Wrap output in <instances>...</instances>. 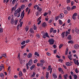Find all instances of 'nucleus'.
Masks as SVG:
<instances>
[{"label":"nucleus","mask_w":79,"mask_h":79,"mask_svg":"<svg viewBox=\"0 0 79 79\" xmlns=\"http://www.w3.org/2000/svg\"><path fill=\"white\" fill-rule=\"evenodd\" d=\"M51 68V65H49L48 67V71H50V69Z\"/></svg>","instance_id":"obj_53"},{"label":"nucleus","mask_w":79,"mask_h":79,"mask_svg":"<svg viewBox=\"0 0 79 79\" xmlns=\"http://www.w3.org/2000/svg\"><path fill=\"white\" fill-rule=\"evenodd\" d=\"M68 31H67L65 33V36L66 37H67L68 36Z\"/></svg>","instance_id":"obj_44"},{"label":"nucleus","mask_w":79,"mask_h":79,"mask_svg":"<svg viewBox=\"0 0 79 79\" xmlns=\"http://www.w3.org/2000/svg\"><path fill=\"white\" fill-rule=\"evenodd\" d=\"M79 45L78 44H75L74 45V48H75V49H77L78 48H79Z\"/></svg>","instance_id":"obj_8"},{"label":"nucleus","mask_w":79,"mask_h":79,"mask_svg":"<svg viewBox=\"0 0 79 79\" xmlns=\"http://www.w3.org/2000/svg\"><path fill=\"white\" fill-rule=\"evenodd\" d=\"M64 14L63 13H61L59 15V17L60 19H62L64 17Z\"/></svg>","instance_id":"obj_4"},{"label":"nucleus","mask_w":79,"mask_h":79,"mask_svg":"<svg viewBox=\"0 0 79 79\" xmlns=\"http://www.w3.org/2000/svg\"><path fill=\"white\" fill-rule=\"evenodd\" d=\"M19 77H21V76H23V73H22V72L20 71L19 73Z\"/></svg>","instance_id":"obj_19"},{"label":"nucleus","mask_w":79,"mask_h":79,"mask_svg":"<svg viewBox=\"0 0 79 79\" xmlns=\"http://www.w3.org/2000/svg\"><path fill=\"white\" fill-rule=\"evenodd\" d=\"M35 67V65H32V66H31L30 68L31 70H32V69H34V68Z\"/></svg>","instance_id":"obj_21"},{"label":"nucleus","mask_w":79,"mask_h":79,"mask_svg":"<svg viewBox=\"0 0 79 79\" xmlns=\"http://www.w3.org/2000/svg\"><path fill=\"white\" fill-rule=\"evenodd\" d=\"M74 2H73V1H72L71 2V6H73V5H74Z\"/></svg>","instance_id":"obj_55"},{"label":"nucleus","mask_w":79,"mask_h":79,"mask_svg":"<svg viewBox=\"0 0 79 79\" xmlns=\"http://www.w3.org/2000/svg\"><path fill=\"white\" fill-rule=\"evenodd\" d=\"M39 11H37V12H36V16H39Z\"/></svg>","instance_id":"obj_61"},{"label":"nucleus","mask_w":79,"mask_h":79,"mask_svg":"<svg viewBox=\"0 0 79 79\" xmlns=\"http://www.w3.org/2000/svg\"><path fill=\"white\" fill-rule=\"evenodd\" d=\"M58 70L59 72H61L62 71H63V69H62L60 68H59V69H58Z\"/></svg>","instance_id":"obj_47"},{"label":"nucleus","mask_w":79,"mask_h":79,"mask_svg":"<svg viewBox=\"0 0 79 79\" xmlns=\"http://www.w3.org/2000/svg\"><path fill=\"white\" fill-rule=\"evenodd\" d=\"M48 13L49 14V15H51V11L50 10H48Z\"/></svg>","instance_id":"obj_59"},{"label":"nucleus","mask_w":79,"mask_h":79,"mask_svg":"<svg viewBox=\"0 0 79 79\" xmlns=\"http://www.w3.org/2000/svg\"><path fill=\"white\" fill-rule=\"evenodd\" d=\"M53 76L54 77V79H56L57 78V76L54 73L52 74Z\"/></svg>","instance_id":"obj_18"},{"label":"nucleus","mask_w":79,"mask_h":79,"mask_svg":"<svg viewBox=\"0 0 79 79\" xmlns=\"http://www.w3.org/2000/svg\"><path fill=\"white\" fill-rule=\"evenodd\" d=\"M68 77V75L67 74H65L64 75V79H67Z\"/></svg>","instance_id":"obj_13"},{"label":"nucleus","mask_w":79,"mask_h":79,"mask_svg":"<svg viewBox=\"0 0 79 79\" xmlns=\"http://www.w3.org/2000/svg\"><path fill=\"white\" fill-rule=\"evenodd\" d=\"M21 8H19L16 10L15 12L14 13V16L17 17V18H19L21 15Z\"/></svg>","instance_id":"obj_1"},{"label":"nucleus","mask_w":79,"mask_h":79,"mask_svg":"<svg viewBox=\"0 0 79 79\" xmlns=\"http://www.w3.org/2000/svg\"><path fill=\"white\" fill-rule=\"evenodd\" d=\"M35 55H36L38 56H39V54L37 52H35Z\"/></svg>","instance_id":"obj_35"},{"label":"nucleus","mask_w":79,"mask_h":79,"mask_svg":"<svg viewBox=\"0 0 79 79\" xmlns=\"http://www.w3.org/2000/svg\"><path fill=\"white\" fill-rule=\"evenodd\" d=\"M72 37H71V35H69L68 37V40H71V39Z\"/></svg>","instance_id":"obj_24"},{"label":"nucleus","mask_w":79,"mask_h":79,"mask_svg":"<svg viewBox=\"0 0 79 79\" xmlns=\"http://www.w3.org/2000/svg\"><path fill=\"white\" fill-rule=\"evenodd\" d=\"M62 75L61 74L59 75V78L60 79H62V77L61 76Z\"/></svg>","instance_id":"obj_36"},{"label":"nucleus","mask_w":79,"mask_h":79,"mask_svg":"<svg viewBox=\"0 0 79 79\" xmlns=\"http://www.w3.org/2000/svg\"><path fill=\"white\" fill-rule=\"evenodd\" d=\"M36 37L38 38H40V35L39 34L36 35Z\"/></svg>","instance_id":"obj_64"},{"label":"nucleus","mask_w":79,"mask_h":79,"mask_svg":"<svg viewBox=\"0 0 79 79\" xmlns=\"http://www.w3.org/2000/svg\"><path fill=\"white\" fill-rule=\"evenodd\" d=\"M59 23L60 24H63V22H62V21H61V20L59 19Z\"/></svg>","instance_id":"obj_31"},{"label":"nucleus","mask_w":79,"mask_h":79,"mask_svg":"<svg viewBox=\"0 0 79 79\" xmlns=\"http://www.w3.org/2000/svg\"><path fill=\"white\" fill-rule=\"evenodd\" d=\"M73 76L74 77V79H76L77 78V76L76 74H74L73 75Z\"/></svg>","instance_id":"obj_26"},{"label":"nucleus","mask_w":79,"mask_h":79,"mask_svg":"<svg viewBox=\"0 0 79 79\" xmlns=\"http://www.w3.org/2000/svg\"><path fill=\"white\" fill-rule=\"evenodd\" d=\"M1 56L2 57H5V58H6L7 56H6V55L4 54H2L1 55Z\"/></svg>","instance_id":"obj_22"},{"label":"nucleus","mask_w":79,"mask_h":79,"mask_svg":"<svg viewBox=\"0 0 79 79\" xmlns=\"http://www.w3.org/2000/svg\"><path fill=\"white\" fill-rule=\"evenodd\" d=\"M67 10L68 11H70L71 10V7H67Z\"/></svg>","instance_id":"obj_37"},{"label":"nucleus","mask_w":79,"mask_h":79,"mask_svg":"<svg viewBox=\"0 0 79 79\" xmlns=\"http://www.w3.org/2000/svg\"><path fill=\"white\" fill-rule=\"evenodd\" d=\"M68 50H69L68 49V48H67L65 52V55H67L68 54Z\"/></svg>","instance_id":"obj_14"},{"label":"nucleus","mask_w":79,"mask_h":79,"mask_svg":"<svg viewBox=\"0 0 79 79\" xmlns=\"http://www.w3.org/2000/svg\"><path fill=\"white\" fill-rule=\"evenodd\" d=\"M37 61H38V60H37V59H35L34 60V63H36Z\"/></svg>","instance_id":"obj_54"},{"label":"nucleus","mask_w":79,"mask_h":79,"mask_svg":"<svg viewBox=\"0 0 79 79\" xmlns=\"http://www.w3.org/2000/svg\"><path fill=\"white\" fill-rule=\"evenodd\" d=\"M34 8L35 10L37 9V10H38L39 12L42 11V8L39 7V6L38 5H35L34 6Z\"/></svg>","instance_id":"obj_2"},{"label":"nucleus","mask_w":79,"mask_h":79,"mask_svg":"<svg viewBox=\"0 0 79 79\" xmlns=\"http://www.w3.org/2000/svg\"><path fill=\"white\" fill-rule=\"evenodd\" d=\"M25 43H26V41H23L21 43V44L22 45H24V44H25Z\"/></svg>","instance_id":"obj_33"},{"label":"nucleus","mask_w":79,"mask_h":79,"mask_svg":"<svg viewBox=\"0 0 79 79\" xmlns=\"http://www.w3.org/2000/svg\"><path fill=\"white\" fill-rule=\"evenodd\" d=\"M25 6H24V5H22L21 6V8H22V9H24V8Z\"/></svg>","instance_id":"obj_51"},{"label":"nucleus","mask_w":79,"mask_h":79,"mask_svg":"<svg viewBox=\"0 0 79 79\" xmlns=\"http://www.w3.org/2000/svg\"><path fill=\"white\" fill-rule=\"evenodd\" d=\"M66 65L68 66H71V63H69V62H67L66 63Z\"/></svg>","instance_id":"obj_16"},{"label":"nucleus","mask_w":79,"mask_h":79,"mask_svg":"<svg viewBox=\"0 0 79 79\" xmlns=\"http://www.w3.org/2000/svg\"><path fill=\"white\" fill-rule=\"evenodd\" d=\"M18 19L15 20V25H17V24H18Z\"/></svg>","instance_id":"obj_28"},{"label":"nucleus","mask_w":79,"mask_h":79,"mask_svg":"<svg viewBox=\"0 0 79 79\" xmlns=\"http://www.w3.org/2000/svg\"><path fill=\"white\" fill-rule=\"evenodd\" d=\"M76 6H73L71 8V10H74V9H76Z\"/></svg>","instance_id":"obj_17"},{"label":"nucleus","mask_w":79,"mask_h":79,"mask_svg":"<svg viewBox=\"0 0 79 79\" xmlns=\"http://www.w3.org/2000/svg\"><path fill=\"white\" fill-rule=\"evenodd\" d=\"M59 18V15L57 17H55V19L56 21H57V20Z\"/></svg>","instance_id":"obj_42"},{"label":"nucleus","mask_w":79,"mask_h":79,"mask_svg":"<svg viewBox=\"0 0 79 79\" xmlns=\"http://www.w3.org/2000/svg\"><path fill=\"white\" fill-rule=\"evenodd\" d=\"M72 18L73 19H76V16H75L73 15Z\"/></svg>","instance_id":"obj_34"},{"label":"nucleus","mask_w":79,"mask_h":79,"mask_svg":"<svg viewBox=\"0 0 79 79\" xmlns=\"http://www.w3.org/2000/svg\"><path fill=\"white\" fill-rule=\"evenodd\" d=\"M19 61L21 64H23V60H22L21 59H20Z\"/></svg>","instance_id":"obj_23"},{"label":"nucleus","mask_w":79,"mask_h":79,"mask_svg":"<svg viewBox=\"0 0 79 79\" xmlns=\"http://www.w3.org/2000/svg\"><path fill=\"white\" fill-rule=\"evenodd\" d=\"M64 14H65V15H67V14H68V11L66 10H64Z\"/></svg>","instance_id":"obj_45"},{"label":"nucleus","mask_w":79,"mask_h":79,"mask_svg":"<svg viewBox=\"0 0 79 79\" xmlns=\"http://www.w3.org/2000/svg\"><path fill=\"white\" fill-rule=\"evenodd\" d=\"M48 14V12H45L44 13V14H43V15L44 16H47V15Z\"/></svg>","instance_id":"obj_32"},{"label":"nucleus","mask_w":79,"mask_h":79,"mask_svg":"<svg viewBox=\"0 0 79 79\" xmlns=\"http://www.w3.org/2000/svg\"><path fill=\"white\" fill-rule=\"evenodd\" d=\"M0 32L2 33V32H3V28H0Z\"/></svg>","instance_id":"obj_52"},{"label":"nucleus","mask_w":79,"mask_h":79,"mask_svg":"<svg viewBox=\"0 0 79 79\" xmlns=\"http://www.w3.org/2000/svg\"><path fill=\"white\" fill-rule=\"evenodd\" d=\"M75 72L76 73H79V71L77 70V69L76 68L75 69Z\"/></svg>","instance_id":"obj_49"},{"label":"nucleus","mask_w":79,"mask_h":79,"mask_svg":"<svg viewBox=\"0 0 79 79\" xmlns=\"http://www.w3.org/2000/svg\"><path fill=\"white\" fill-rule=\"evenodd\" d=\"M71 2V0H67V3H69Z\"/></svg>","instance_id":"obj_56"},{"label":"nucleus","mask_w":79,"mask_h":79,"mask_svg":"<svg viewBox=\"0 0 79 79\" xmlns=\"http://www.w3.org/2000/svg\"><path fill=\"white\" fill-rule=\"evenodd\" d=\"M48 42L50 45H53L54 44L55 40L53 39H51L48 40Z\"/></svg>","instance_id":"obj_3"},{"label":"nucleus","mask_w":79,"mask_h":79,"mask_svg":"<svg viewBox=\"0 0 79 79\" xmlns=\"http://www.w3.org/2000/svg\"><path fill=\"white\" fill-rule=\"evenodd\" d=\"M15 22V20L13 19H12L10 21V23L11 24H14V22Z\"/></svg>","instance_id":"obj_15"},{"label":"nucleus","mask_w":79,"mask_h":79,"mask_svg":"<svg viewBox=\"0 0 79 79\" xmlns=\"http://www.w3.org/2000/svg\"><path fill=\"white\" fill-rule=\"evenodd\" d=\"M66 33V31H64V32H63L62 34H61V37H63V38H64L65 35V34Z\"/></svg>","instance_id":"obj_11"},{"label":"nucleus","mask_w":79,"mask_h":79,"mask_svg":"<svg viewBox=\"0 0 79 79\" xmlns=\"http://www.w3.org/2000/svg\"><path fill=\"white\" fill-rule=\"evenodd\" d=\"M53 47L54 48H56V45H53Z\"/></svg>","instance_id":"obj_62"},{"label":"nucleus","mask_w":79,"mask_h":79,"mask_svg":"<svg viewBox=\"0 0 79 79\" xmlns=\"http://www.w3.org/2000/svg\"><path fill=\"white\" fill-rule=\"evenodd\" d=\"M53 31V28H51L50 29V32L51 33H52V31Z\"/></svg>","instance_id":"obj_46"},{"label":"nucleus","mask_w":79,"mask_h":79,"mask_svg":"<svg viewBox=\"0 0 79 79\" xmlns=\"http://www.w3.org/2000/svg\"><path fill=\"white\" fill-rule=\"evenodd\" d=\"M40 62L42 63H45V61L44 60H42L40 61Z\"/></svg>","instance_id":"obj_43"},{"label":"nucleus","mask_w":79,"mask_h":79,"mask_svg":"<svg viewBox=\"0 0 79 79\" xmlns=\"http://www.w3.org/2000/svg\"><path fill=\"white\" fill-rule=\"evenodd\" d=\"M33 29L34 30H37V27L35 26V25H34Z\"/></svg>","instance_id":"obj_40"},{"label":"nucleus","mask_w":79,"mask_h":79,"mask_svg":"<svg viewBox=\"0 0 79 79\" xmlns=\"http://www.w3.org/2000/svg\"><path fill=\"white\" fill-rule=\"evenodd\" d=\"M68 58H69L70 60H73V58H72V54H71L69 56H68Z\"/></svg>","instance_id":"obj_9"},{"label":"nucleus","mask_w":79,"mask_h":79,"mask_svg":"<svg viewBox=\"0 0 79 79\" xmlns=\"http://www.w3.org/2000/svg\"><path fill=\"white\" fill-rule=\"evenodd\" d=\"M63 45V44H60L59 45V48L60 49L61 48Z\"/></svg>","instance_id":"obj_50"},{"label":"nucleus","mask_w":79,"mask_h":79,"mask_svg":"<svg viewBox=\"0 0 79 79\" xmlns=\"http://www.w3.org/2000/svg\"><path fill=\"white\" fill-rule=\"evenodd\" d=\"M68 43L69 44H73V41H68Z\"/></svg>","instance_id":"obj_57"},{"label":"nucleus","mask_w":79,"mask_h":79,"mask_svg":"<svg viewBox=\"0 0 79 79\" xmlns=\"http://www.w3.org/2000/svg\"><path fill=\"white\" fill-rule=\"evenodd\" d=\"M32 55L31 53H29L27 55V57L29 58H30L32 57Z\"/></svg>","instance_id":"obj_10"},{"label":"nucleus","mask_w":79,"mask_h":79,"mask_svg":"<svg viewBox=\"0 0 79 79\" xmlns=\"http://www.w3.org/2000/svg\"><path fill=\"white\" fill-rule=\"evenodd\" d=\"M59 61L60 62H61V63L63 62V60L61 59H60L59 60Z\"/></svg>","instance_id":"obj_58"},{"label":"nucleus","mask_w":79,"mask_h":79,"mask_svg":"<svg viewBox=\"0 0 79 79\" xmlns=\"http://www.w3.org/2000/svg\"><path fill=\"white\" fill-rule=\"evenodd\" d=\"M41 17H40L37 20V22H38V25L40 24L41 23V21L40 20V19H41Z\"/></svg>","instance_id":"obj_5"},{"label":"nucleus","mask_w":79,"mask_h":79,"mask_svg":"<svg viewBox=\"0 0 79 79\" xmlns=\"http://www.w3.org/2000/svg\"><path fill=\"white\" fill-rule=\"evenodd\" d=\"M49 74V73L48 72H47V74L46 75V79H48V74Z\"/></svg>","instance_id":"obj_25"},{"label":"nucleus","mask_w":79,"mask_h":79,"mask_svg":"<svg viewBox=\"0 0 79 79\" xmlns=\"http://www.w3.org/2000/svg\"><path fill=\"white\" fill-rule=\"evenodd\" d=\"M28 64L29 66H31L32 64V60L31 59L28 62Z\"/></svg>","instance_id":"obj_6"},{"label":"nucleus","mask_w":79,"mask_h":79,"mask_svg":"<svg viewBox=\"0 0 79 79\" xmlns=\"http://www.w3.org/2000/svg\"><path fill=\"white\" fill-rule=\"evenodd\" d=\"M45 36L46 37H48V38H50V36H48V33L46 32L45 34Z\"/></svg>","instance_id":"obj_27"},{"label":"nucleus","mask_w":79,"mask_h":79,"mask_svg":"<svg viewBox=\"0 0 79 79\" xmlns=\"http://www.w3.org/2000/svg\"><path fill=\"white\" fill-rule=\"evenodd\" d=\"M75 32H76L77 33V32L78 31V28L77 27H76L75 29Z\"/></svg>","instance_id":"obj_41"},{"label":"nucleus","mask_w":79,"mask_h":79,"mask_svg":"<svg viewBox=\"0 0 79 79\" xmlns=\"http://www.w3.org/2000/svg\"><path fill=\"white\" fill-rule=\"evenodd\" d=\"M16 0H13V1H12V3L13 5H15V3H16Z\"/></svg>","instance_id":"obj_30"},{"label":"nucleus","mask_w":79,"mask_h":79,"mask_svg":"<svg viewBox=\"0 0 79 79\" xmlns=\"http://www.w3.org/2000/svg\"><path fill=\"white\" fill-rule=\"evenodd\" d=\"M36 73L35 72H33L32 75H31V77H34L35 76Z\"/></svg>","instance_id":"obj_29"},{"label":"nucleus","mask_w":79,"mask_h":79,"mask_svg":"<svg viewBox=\"0 0 79 79\" xmlns=\"http://www.w3.org/2000/svg\"><path fill=\"white\" fill-rule=\"evenodd\" d=\"M24 13H22L21 17L22 19H23L24 18Z\"/></svg>","instance_id":"obj_12"},{"label":"nucleus","mask_w":79,"mask_h":79,"mask_svg":"<svg viewBox=\"0 0 79 79\" xmlns=\"http://www.w3.org/2000/svg\"><path fill=\"white\" fill-rule=\"evenodd\" d=\"M18 3H16L15 5V8H17L18 7Z\"/></svg>","instance_id":"obj_60"},{"label":"nucleus","mask_w":79,"mask_h":79,"mask_svg":"<svg viewBox=\"0 0 79 79\" xmlns=\"http://www.w3.org/2000/svg\"><path fill=\"white\" fill-rule=\"evenodd\" d=\"M30 31L31 32V33L32 34H34V30H33V29H32V28H31L30 29Z\"/></svg>","instance_id":"obj_20"},{"label":"nucleus","mask_w":79,"mask_h":79,"mask_svg":"<svg viewBox=\"0 0 79 79\" xmlns=\"http://www.w3.org/2000/svg\"><path fill=\"white\" fill-rule=\"evenodd\" d=\"M47 23L45 22H44L42 24V26L44 27H45L46 26H47Z\"/></svg>","instance_id":"obj_7"},{"label":"nucleus","mask_w":79,"mask_h":79,"mask_svg":"<svg viewBox=\"0 0 79 79\" xmlns=\"http://www.w3.org/2000/svg\"><path fill=\"white\" fill-rule=\"evenodd\" d=\"M73 15L77 16V13H75Z\"/></svg>","instance_id":"obj_63"},{"label":"nucleus","mask_w":79,"mask_h":79,"mask_svg":"<svg viewBox=\"0 0 79 79\" xmlns=\"http://www.w3.org/2000/svg\"><path fill=\"white\" fill-rule=\"evenodd\" d=\"M74 63L75 64H77V65H79V62H77V61H76Z\"/></svg>","instance_id":"obj_39"},{"label":"nucleus","mask_w":79,"mask_h":79,"mask_svg":"<svg viewBox=\"0 0 79 79\" xmlns=\"http://www.w3.org/2000/svg\"><path fill=\"white\" fill-rule=\"evenodd\" d=\"M17 58H18V59H19H19H20V53H18Z\"/></svg>","instance_id":"obj_38"},{"label":"nucleus","mask_w":79,"mask_h":79,"mask_svg":"<svg viewBox=\"0 0 79 79\" xmlns=\"http://www.w3.org/2000/svg\"><path fill=\"white\" fill-rule=\"evenodd\" d=\"M4 76V75L3 74V73H1L0 74V77H3Z\"/></svg>","instance_id":"obj_48"}]
</instances>
